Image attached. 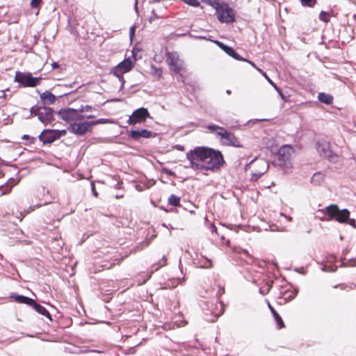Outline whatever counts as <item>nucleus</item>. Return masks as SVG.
<instances>
[{"instance_id":"nucleus-5","label":"nucleus","mask_w":356,"mask_h":356,"mask_svg":"<svg viewBox=\"0 0 356 356\" xmlns=\"http://www.w3.org/2000/svg\"><path fill=\"white\" fill-rule=\"evenodd\" d=\"M225 163L222 154L219 150L208 147L207 156L204 162V170H218Z\"/></svg>"},{"instance_id":"nucleus-27","label":"nucleus","mask_w":356,"mask_h":356,"mask_svg":"<svg viewBox=\"0 0 356 356\" xmlns=\"http://www.w3.org/2000/svg\"><path fill=\"white\" fill-rule=\"evenodd\" d=\"M319 19L323 22H328L330 19V15L325 11H321L319 14Z\"/></svg>"},{"instance_id":"nucleus-26","label":"nucleus","mask_w":356,"mask_h":356,"mask_svg":"<svg viewBox=\"0 0 356 356\" xmlns=\"http://www.w3.org/2000/svg\"><path fill=\"white\" fill-rule=\"evenodd\" d=\"M33 211V207H30L28 211H24V213L22 212V211H19V212H17L16 214H15V217L19 220V222L22 221L23 218H24V216L29 213L31 211Z\"/></svg>"},{"instance_id":"nucleus-34","label":"nucleus","mask_w":356,"mask_h":356,"mask_svg":"<svg viewBox=\"0 0 356 356\" xmlns=\"http://www.w3.org/2000/svg\"><path fill=\"white\" fill-rule=\"evenodd\" d=\"M334 289H339L341 290H348V286L346 284H339L334 286Z\"/></svg>"},{"instance_id":"nucleus-23","label":"nucleus","mask_w":356,"mask_h":356,"mask_svg":"<svg viewBox=\"0 0 356 356\" xmlns=\"http://www.w3.org/2000/svg\"><path fill=\"white\" fill-rule=\"evenodd\" d=\"M274 319L277 323V326L278 329H282L285 327V324L282 318V317L279 315V314L277 312H273L272 314Z\"/></svg>"},{"instance_id":"nucleus-38","label":"nucleus","mask_w":356,"mask_h":356,"mask_svg":"<svg viewBox=\"0 0 356 356\" xmlns=\"http://www.w3.org/2000/svg\"><path fill=\"white\" fill-rule=\"evenodd\" d=\"M268 307L269 309L270 310L271 313L273 314V312H276V310L274 309V307L270 304L269 302H268Z\"/></svg>"},{"instance_id":"nucleus-42","label":"nucleus","mask_w":356,"mask_h":356,"mask_svg":"<svg viewBox=\"0 0 356 356\" xmlns=\"http://www.w3.org/2000/svg\"><path fill=\"white\" fill-rule=\"evenodd\" d=\"M86 111H92V107L91 106H86Z\"/></svg>"},{"instance_id":"nucleus-30","label":"nucleus","mask_w":356,"mask_h":356,"mask_svg":"<svg viewBox=\"0 0 356 356\" xmlns=\"http://www.w3.org/2000/svg\"><path fill=\"white\" fill-rule=\"evenodd\" d=\"M304 6L313 7L316 3V0H300Z\"/></svg>"},{"instance_id":"nucleus-40","label":"nucleus","mask_w":356,"mask_h":356,"mask_svg":"<svg viewBox=\"0 0 356 356\" xmlns=\"http://www.w3.org/2000/svg\"><path fill=\"white\" fill-rule=\"evenodd\" d=\"M51 66L54 69L59 67V65L56 62L52 63Z\"/></svg>"},{"instance_id":"nucleus-46","label":"nucleus","mask_w":356,"mask_h":356,"mask_svg":"<svg viewBox=\"0 0 356 356\" xmlns=\"http://www.w3.org/2000/svg\"><path fill=\"white\" fill-rule=\"evenodd\" d=\"M227 92L228 94H230V93H231V91L228 90H227Z\"/></svg>"},{"instance_id":"nucleus-41","label":"nucleus","mask_w":356,"mask_h":356,"mask_svg":"<svg viewBox=\"0 0 356 356\" xmlns=\"http://www.w3.org/2000/svg\"><path fill=\"white\" fill-rule=\"evenodd\" d=\"M355 222V220H354V219H350V220H349V221H348V224H349V225H353V226H354Z\"/></svg>"},{"instance_id":"nucleus-9","label":"nucleus","mask_w":356,"mask_h":356,"mask_svg":"<svg viewBox=\"0 0 356 356\" xmlns=\"http://www.w3.org/2000/svg\"><path fill=\"white\" fill-rule=\"evenodd\" d=\"M134 68V63L131 58H125L120 62L118 65L114 67L111 73L115 76L118 78L120 81H124L123 74L129 72Z\"/></svg>"},{"instance_id":"nucleus-11","label":"nucleus","mask_w":356,"mask_h":356,"mask_svg":"<svg viewBox=\"0 0 356 356\" xmlns=\"http://www.w3.org/2000/svg\"><path fill=\"white\" fill-rule=\"evenodd\" d=\"M166 62L171 70L175 74H179L183 68V61L179 58L178 54L175 51H168L165 53Z\"/></svg>"},{"instance_id":"nucleus-33","label":"nucleus","mask_w":356,"mask_h":356,"mask_svg":"<svg viewBox=\"0 0 356 356\" xmlns=\"http://www.w3.org/2000/svg\"><path fill=\"white\" fill-rule=\"evenodd\" d=\"M325 156L327 157L328 159H330L331 161H335V159L338 158V156L337 154H327V152H325Z\"/></svg>"},{"instance_id":"nucleus-13","label":"nucleus","mask_w":356,"mask_h":356,"mask_svg":"<svg viewBox=\"0 0 356 356\" xmlns=\"http://www.w3.org/2000/svg\"><path fill=\"white\" fill-rule=\"evenodd\" d=\"M31 112L35 113L39 120L44 124L50 123L54 119V111L49 107H32Z\"/></svg>"},{"instance_id":"nucleus-24","label":"nucleus","mask_w":356,"mask_h":356,"mask_svg":"<svg viewBox=\"0 0 356 356\" xmlns=\"http://www.w3.org/2000/svg\"><path fill=\"white\" fill-rule=\"evenodd\" d=\"M152 74L157 79V80H159L162 78L163 74V70L161 67H156L154 65H152Z\"/></svg>"},{"instance_id":"nucleus-47","label":"nucleus","mask_w":356,"mask_h":356,"mask_svg":"<svg viewBox=\"0 0 356 356\" xmlns=\"http://www.w3.org/2000/svg\"><path fill=\"white\" fill-rule=\"evenodd\" d=\"M353 18H354L355 19H356V15H353Z\"/></svg>"},{"instance_id":"nucleus-32","label":"nucleus","mask_w":356,"mask_h":356,"mask_svg":"<svg viewBox=\"0 0 356 356\" xmlns=\"http://www.w3.org/2000/svg\"><path fill=\"white\" fill-rule=\"evenodd\" d=\"M42 3V0H31V7L32 8H36L40 6Z\"/></svg>"},{"instance_id":"nucleus-8","label":"nucleus","mask_w":356,"mask_h":356,"mask_svg":"<svg viewBox=\"0 0 356 356\" xmlns=\"http://www.w3.org/2000/svg\"><path fill=\"white\" fill-rule=\"evenodd\" d=\"M14 80L24 87H35L40 84L42 79L33 77L31 73L17 72Z\"/></svg>"},{"instance_id":"nucleus-25","label":"nucleus","mask_w":356,"mask_h":356,"mask_svg":"<svg viewBox=\"0 0 356 356\" xmlns=\"http://www.w3.org/2000/svg\"><path fill=\"white\" fill-rule=\"evenodd\" d=\"M201 264H202V266L203 268H212L213 266V264H212V261L209 259H207L204 257H202V259H201Z\"/></svg>"},{"instance_id":"nucleus-36","label":"nucleus","mask_w":356,"mask_h":356,"mask_svg":"<svg viewBox=\"0 0 356 356\" xmlns=\"http://www.w3.org/2000/svg\"><path fill=\"white\" fill-rule=\"evenodd\" d=\"M275 186V183L273 181H271V182H266V183H264L262 186L264 188H270L271 186Z\"/></svg>"},{"instance_id":"nucleus-2","label":"nucleus","mask_w":356,"mask_h":356,"mask_svg":"<svg viewBox=\"0 0 356 356\" xmlns=\"http://www.w3.org/2000/svg\"><path fill=\"white\" fill-rule=\"evenodd\" d=\"M207 128L211 133H215L219 136L223 145L236 147H243L240 140L233 133L228 131L224 127L217 125H209Z\"/></svg>"},{"instance_id":"nucleus-37","label":"nucleus","mask_w":356,"mask_h":356,"mask_svg":"<svg viewBox=\"0 0 356 356\" xmlns=\"http://www.w3.org/2000/svg\"><path fill=\"white\" fill-rule=\"evenodd\" d=\"M272 284H273V281H269V282H266V284H267V286H268L267 289H266V293H268L270 291V288L272 286Z\"/></svg>"},{"instance_id":"nucleus-10","label":"nucleus","mask_w":356,"mask_h":356,"mask_svg":"<svg viewBox=\"0 0 356 356\" xmlns=\"http://www.w3.org/2000/svg\"><path fill=\"white\" fill-rule=\"evenodd\" d=\"M58 114L60 118L69 122L70 124L82 121L85 118V116L81 115L80 111L70 108L60 111Z\"/></svg>"},{"instance_id":"nucleus-39","label":"nucleus","mask_w":356,"mask_h":356,"mask_svg":"<svg viewBox=\"0 0 356 356\" xmlns=\"http://www.w3.org/2000/svg\"><path fill=\"white\" fill-rule=\"evenodd\" d=\"M166 263H167V259L165 256H163L162 258V264H161L160 266H165V265H166Z\"/></svg>"},{"instance_id":"nucleus-6","label":"nucleus","mask_w":356,"mask_h":356,"mask_svg":"<svg viewBox=\"0 0 356 356\" xmlns=\"http://www.w3.org/2000/svg\"><path fill=\"white\" fill-rule=\"evenodd\" d=\"M216 15L220 22L230 23L235 20L232 8L228 4L218 3L216 7Z\"/></svg>"},{"instance_id":"nucleus-35","label":"nucleus","mask_w":356,"mask_h":356,"mask_svg":"<svg viewBox=\"0 0 356 356\" xmlns=\"http://www.w3.org/2000/svg\"><path fill=\"white\" fill-rule=\"evenodd\" d=\"M225 292V288L222 286H219V289L217 292V296L220 298L221 296H222Z\"/></svg>"},{"instance_id":"nucleus-21","label":"nucleus","mask_w":356,"mask_h":356,"mask_svg":"<svg viewBox=\"0 0 356 356\" xmlns=\"http://www.w3.org/2000/svg\"><path fill=\"white\" fill-rule=\"evenodd\" d=\"M32 307L40 314L47 317L49 320L51 321V316L49 312L42 305L38 304L35 301V304H33Z\"/></svg>"},{"instance_id":"nucleus-28","label":"nucleus","mask_w":356,"mask_h":356,"mask_svg":"<svg viewBox=\"0 0 356 356\" xmlns=\"http://www.w3.org/2000/svg\"><path fill=\"white\" fill-rule=\"evenodd\" d=\"M108 122H109V120L108 119L102 118V119L97 120L95 121L89 122V124H90V126L91 128L94 125L100 124H106Z\"/></svg>"},{"instance_id":"nucleus-7","label":"nucleus","mask_w":356,"mask_h":356,"mask_svg":"<svg viewBox=\"0 0 356 356\" xmlns=\"http://www.w3.org/2000/svg\"><path fill=\"white\" fill-rule=\"evenodd\" d=\"M294 154V149L291 145H284L278 150L276 155L277 164L280 166H287L291 163L292 155Z\"/></svg>"},{"instance_id":"nucleus-20","label":"nucleus","mask_w":356,"mask_h":356,"mask_svg":"<svg viewBox=\"0 0 356 356\" xmlns=\"http://www.w3.org/2000/svg\"><path fill=\"white\" fill-rule=\"evenodd\" d=\"M318 100L325 104H331L333 102V97L325 92H320L318 95Z\"/></svg>"},{"instance_id":"nucleus-19","label":"nucleus","mask_w":356,"mask_h":356,"mask_svg":"<svg viewBox=\"0 0 356 356\" xmlns=\"http://www.w3.org/2000/svg\"><path fill=\"white\" fill-rule=\"evenodd\" d=\"M13 298L15 300V301L18 303L26 304V305H28L31 307H32L33 304H35V300L33 299L30 298L29 297L24 296L17 295V296H13Z\"/></svg>"},{"instance_id":"nucleus-16","label":"nucleus","mask_w":356,"mask_h":356,"mask_svg":"<svg viewBox=\"0 0 356 356\" xmlns=\"http://www.w3.org/2000/svg\"><path fill=\"white\" fill-rule=\"evenodd\" d=\"M216 44L222 49L227 54L232 57L233 58L241 60V61H246V59L241 57L232 47H229L224 43L216 41Z\"/></svg>"},{"instance_id":"nucleus-22","label":"nucleus","mask_w":356,"mask_h":356,"mask_svg":"<svg viewBox=\"0 0 356 356\" xmlns=\"http://www.w3.org/2000/svg\"><path fill=\"white\" fill-rule=\"evenodd\" d=\"M181 199L177 195L172 194L168 199V203L172 207H180Z\"/></svg>"},{"instance_id":"nucleus-29","label":"nucleus","mask_w":356,"mask_h":356,"mask_svg":"<svg viewBox=\"0 0 356 356\" xmlns=\"http://www.w3.org/2000/svg\"><path fill=\"white\" fill-rule=\"evenodd\" d=\"M185 3L193 6V7H199L200 6V3L198 0H181Z\"/></svg>"},{"instance_id":"nucleus-31","label":"nucleus","mask_w":356,"mask_h":356,"mask_svg":"<svg viewBox=\"0 0 356 356\" xmlns=\"http://www.w3.org/2000/svg\"><path fill=\"white\" fill-rule=\"evenodd\" d=\"M245 62L248 63H249V64H250L252 66H253L254 68H256L259 72H261V74H263V75H264V76H265V77L268 80V81H269V82H270V83H271L270 79L268 77V76L266 75V74L264 72H263L260 68L257 67L256 66V65H255L253 62H252V61H250V60H247V59H246V61H245Z\"/></svg>"},{"instance_id":"nucleus-1","label":"nucleus","mask_w":356,"mask_h":356,"mask_svg":"<svg viewBox=\"0 0 356 356\" xmlns=\"http://www.w3.org/2000/svg\"><path fill=\"white\" fill-rule=\"evenodd\" d=\"M208 147H197L186 153V158L190 161L191 167L195 170H204Z\"/></svg>"},{"instance_id":"nucleus-3","label":"nucleus","mask_w":356,"mask_h":356,"mask_svg":"<svg viewBox=\"0 0 356 356\" xmlns=\"http://www.w3.org/2000/svg\"><path fill=\"white\" fill-rule=\"evenodd\" d=\"M319 211L327 216V220H334L339 223L347 222L350 217V211L347 209H339L337 204H330Z\"/></svg>"},{"instance_id":"nucleus-17","label":"nucleus","mask_w":356,"mask_h":356,"mask_svg":"<svg viewBox=\"0 0 356 356\" xmlns=\"http://www.w3.org/2000/svg\"><path fill=\"white\" fill-rule=\"evenodd\" d=\"M129 136L135 140L141 138H149L154 136V134L147 129L133 130L130 131Z\"/></svg>"},{"instance_id":"nucleus-18","label":"nucleus","mask_w":356,"mask_h":356,"mask_svg":"<svg viewBox=\"0 0 356 356\" xmlns=\"http://www.w3.org/2000/svg\"><path fill=\"white\" fill-rule=\"evenodd\" d=\"M43 104H52L56 102V97L49 91H45L40 95Z\"/></svg>"},{"instance_id":"nucleus-15","label":"nucleus","mask_w":356,"mask_h":356,"mask_svg":"<svg viewBox=\"0 0 356 356\" xmlns=\"http://www.w3.org/2000/svg\"><path fill=\"white\" fill-rule=\"evenodd\" d=\"M68 130L72 134L83 136L88 131H91V128L89 122H82L80 121L71 123L68 127Z\"/></svg>"},{"instance_id":"nucleus-43","label":"nucleus","mask_w":356,"mask_h":356,"mask_svg":"<svg viewBox=\"0 0 356 356\" xmlns=\"http://www.w3.org/2000/svg\"><path fill=\"white\" fill-rule=\"evenodd\" d=\"M86 118L88 119H92V118H94L95 116L94 115H88V116H86Z\"/></svg>"},{"instance_id":"nucleus-14","label":"nucleus","mask_w":356,"mask_h":356,"mask_svg":"<svg viewBox=\"0 0 356 356\" xmlns=\"http://www.w3.org/2000/svg\"><path fill=\"white\" fill-rule=\"evenodd\" d=\"M148 117H149L148 110L142 107L133 112L132 115L129 118L128 123L131 125L143 123L146 121Z\"/></svg>"},{"instance_id":"nucleus-12","label":"nucleus","mask_w":356,"mask_h":356,"mask_svg":"<svg viewBox=\"0 0 356 356\" xmlns=\"http://www.w3.org/2000/svg\"><path fill=\"white\" fill-rule=\"evenodd\" d=\"M65 134V130L45 129L40 134L39 138L44 144H51Z\"/></svg>"},{"instance_id":"nucleus-4","label":"nucleus","mask_w":356,"mask_h":356,"mask_svg":"<svg viewBox=\"0 0 356 356\" xmlns=\"http://www.w3.org/2000/svg\"><path fill=\"white\" fill-rule=\"evenodd\" d=\"M268 169V163L264 159H255L245 166V171L250 172V181H257Z\"/></svg>"},{"instance_id":"nucleus-44","label":"nucleus","mask_w":356,"mask_h":356,"mask_svg":"<svg viewBox=\"0 0 356 356\" xmlns=\"http://www.w3.org/2000/svg\"><path fill=\"white\" fill-rule=\"evenodd\" d=\"M134 28H132L131 31V35H134Z\"/></svg>"},{"instance_id":"nucleus-45","label":"nucleus","mask_w":356,"mask_h":356,"mask_svg":"<svg viewBox=\"0 0 356 356\" xmlns=\"http://www.w3.org/2000/svg\"><path fill=\"white\" fill-rule=\"evenodd\" d=\"M23 138H29V136H26V135H24Z\"/></svg>"}]
</instances>
